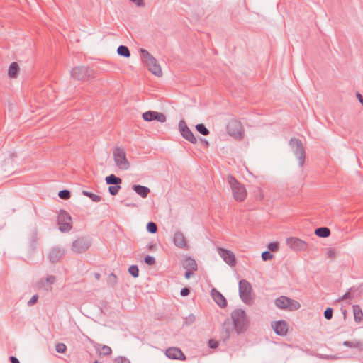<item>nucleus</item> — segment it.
Masks as SVG:
<instances>
[{
  "label": "nucleus",
  "instance_id": "nucleus-35",
  "mask_svg": "<svg viewBox=\"0 0 363 363\" xmlns=\"http://www.w3.org/2000/svg\"><path fill=\"white\" fill-rule=\"evenodd\" d=\"M99 347H101L100 355L108 356L111 354L112 350L109 346L98 345Z\"/></svg>",
  "mask_w": 363,
  "mask_h": 363
},
{
  "label": "nucleus",
  "instance_id": "nucleus-42",
  "mask_svg": "<svg viewBox=\"0 0 363 363\" xmlns=\"http://www.w3.org/2000/svg\"><path fill=\"white\" fill-rule=\"evenodd\" d=\"M144 262L147 265L152 266L155 264L156 261H155V258L154 257L150 256V255H147L144 258Z\"/></svg>",
  "mask_w": 363,
  "mask_h": 363
},
{
  "label": "nucleus",
  "instance_id": "nucleus-23",
  "mask_svg": "<svg viewBox=\"0 0 363 363\" xmlns=\"http://www.w3.org/2000/svg\"><path fill=\"white\" fill-rule=\"evenodd\" d=\"M183 267L184 268L191 271H196L198 269L196 260L191 257H188L184 259Z\"/></svg>",
  "mask_w": 363,
  "mask_h": 363
},
{
  "label": "nucleus",
  "instance_id": "nucleus-36",
  "mask_svg": "<svg viewBox=\"0 0 363 363\" xmlns=\"http://www.w3.org/2000/svg\"><path fill=\"white\" fill-rule=\"evenodd\" d=\"M140 52L142 60L144 63L146 62V60H149L151 57H153L147 50L144 48H140Z\"/></svg>",
  "mask_w": 363,
  "mask_h": 363
},
{
  "label": "nucleus",
  "instance_id": "nucleus-45",
  "mask_svg": "<svg viewBox=\"0 0 363 363\" xmlns=\"http://www.w3.org/2000/svg\"><path fill=\"white\" fill-rule=\"evenodd\" d=\"M333 310L332 308H327L324 311V317L327 320H330L333 318Z\"/></svg>",
  "mask_w": 363,
  "mask_h": 363
},
{
  "label": "nucleus",
  "instance_id": "nucleus-57",
  "mask_svg": "<svg viewBox=\"0 0 363 363\" xmlns=\"http://www.w3.org/2000/svg\"><path fill=\"white\" fill-rule=\"evenodd\" d=\"M155 247H156V245L155 244L150 243V244L147 245V248L150 251L155 250Z\"/></svg>",
  "mask_w": 363,
  "mask_h": 363
},
{
  "label": "nucleus",
  "instance_id": "nucleus-38",
  "mask_svg": "<svg viewBox=\"0 0 363 363\" xmlns=\"http://www.w3.org/2000/svg\"><path fill=\"white\" fill-rule=\"evenodd\" d=\"M146 229L150 233H155L157 231V225L154 222L150 221L147 223Z\"/></svg>",
  "mask_w": 363,
  "mask_h": 363
},
{
  "label": "nucleus",
  "instance_id": "nucleus-21",
  "mask_svg": "<svg viewBox=\"0 0 363 363\" xmlns=\"http://www.w3.org/2000/svg\"><path fill=\"white\" fill-rule=\"evenodd\" d=\"M211 295L215 302L221 308H224L227 306V301L223 294L217 291L216 289H213L211 291Z\"/></svg>",
  "mask_w": 363,
  "mask_h": 363
},
{
  "label": "nucleus",
  "instance_id": "nucleus-41",
  "mask_svg": "<svg viewBox=\"0 0 363 363\" xmlns=\"http://www.w3.org/2000/svg\"><path fill=\"white\" fill-rule=\"evenodd\" d=\"M36 247H37V239H36V237L35 236H32L30 240V244H29V247H30V250L33 252L35 249H36Z\"/></svg>",
  "mask_w": 363,
  "mask_h": 363
},
{
  "label": "nucleus",
  "instance_id": "nucleus-7",
  "mask_svg": "<svg viewBox=\"0 0 363 363\" xmlns=\"http://www.w3.org/2000/svg\"><path fill=\"white\" fill-rule=\"evenodd\" d=\"M91 245V240L88 237H79L72 242L71 249L76 254L85 252Z\"/></svg>",
  "mask_w": 363,
  "mask_h": 363
},
{
  "label": "nucleus",
  "instance_id": "nucleus-1",
  "mask_svg": "<svg viewBox=\"0 0 363 363\" xmlns=\"http://www.w3.org/2000/svg\"><path fill=\"white\" fill-rule=\"evenodd\" d=\"M231 323L234 325L235 330L238 335L244 333L248 328L249 320L246 313L241 308H237L232 311Z\"/></svg>",
  "mask_w": 363,
  "mask_h": 363
},
{
  "label": "nucleus",
  "instance_id": "nucleus-4",
  "mask_svg": "<svg viewBox=\"0 0 363 363\" xmlns=\"http://www.w3.org/2000/svg\"><path fill=\"white\" fill-rule=\"evenodd\" d=\"M113 155L116 167L121 170H127L130 168V162L126 157L125 150L121 147H115Z\"/></svg>",
  "mask_w": 363,
  "mask_h": 363
},
{
  "label": "nucleus",
  "instance_id": "nucleus-43",
  "mask_svg": "<svg viewBox=\"0 0 363 363\" xmlns=\"http://www.w3.org/2000/svg\"><path fill=\"white\" fill-rule=\"evenodd\" d=\"M274 255L268 250L262 253V259L263 261H268L273 258Z\"/></svg>",
  "mask_w": 363,
  "mask_h": 363
},
{
  "label": "nucleus",
  "instance_id": "nucleus-59",
  "mask_svg": "<svg viewBox=\"0 0 363 363\" xmlns=\"http://www.w3.org/2000/svg\"><path fill=\"white\" fill-rule=\"evenodd\" d=\"M94 277H95V279H96V280H99V279H100V278H101V274H100L99 273H97V272H96V273H95V274H94Z\"/></svg>",
  "mask_w": 363,
  "mask_h": 363
},
{
  "label": "nucleus",
  "instance_id": "nucleus-16",
  "mask_svg": "<svg viewBox=\"0 0 363 363\" xmlns=\"http://www.w3.org/2000/svg\"><path fill=\"white\" fill-rule=\"evenodd\" d=\"M145 65L147 66L148 70L154 75L157 77H161L162 75L161 67L154 57H151L150 59L146 60Z\"/></svg>",
  "mask_w": 363,
  "mask_h": 363
},
{
  "label": "nucleus",
  "instance_id": "nucleus-9",
  "mask_svg": "<svg viewBox=\"0 0 363 363\" xmlns=\"http://www.w3.org/2000/svg\"><path fill=\"white\" fill-rule=\"evenodd\" d=\"M252 286L251 284L245 279H241L239 281V295L241 300L249 303L252 300Z\"/></svg>",
  "mask_w": 363,
  "mask_h": 363
},
{
  "label": "nucleus",
  "instance_id": "nucleus-22",
  "mask_svg": "<svg viewBox=\"0 0 363 363\" xmlns=\"http://www.w3.org/2000/svg\"><path fill=\"white\" fill-rule=\"evenodd\" d=\"M132 189L142 198H147L148 194L150 192V190L148 187L141 186L140 184H134L132 186Z\"/></svg>",
  "mask_w": 363,
  "mask_h": 363
},
{
  "label": "nucleus",
  "instance_id": "nucleus-60",
  "mask_svg": "<svg viewBox=\"0 0 363 363\" xmlns=\"http://www.w3.org/2000/svg\"><path fill=\"white\" fill-rule=\"evenodd\" d=\"M343 314H344V315H345V316H346V310H345V311H343Z\"/></svg>",
  "mask_w": 363,
  "mask_h": 363
},
{
  "label": "nucleus",
  "instance_id": "nucleus-34",
  "mask_svg": "<svg viewBox=\"0 0 363 363\" xmlns=\"http://www.w3.org/2000/svg\"><path fill=\"white\" fill-rule=\"evenodd\" d=\"M196 130L203 135H208L210 133L209 130L203 123H199L196 125Z\"/></svg>",
  "mask_w": 363,
  "mask_h": 363
},
{
  "label": "nucleus",
  "instance_id": "nucleus-47",
  "mask_svg": "<svg viewBox=\"0 0 363 363\" xmlns=\"http://www.w3.org/2000/svg\"><path fill=\"white\" fill-rule=\"evenodd\" d=\"M115 363H130V360L122 356L117 357L114 359Z\"/></svg>",
  "mask_w": 363,
  "mask_h": 363
},
{
  "label": "nucleus",
  "instance_id": "nucleus-33",
  "mask_svg": "<svg viewBox=\"0 0 363 363\" xmlns=\"http://www.w3.org/2000/svg\"><path fill=\"white\" fill-rule=\"evenodd\" d=\"M82 194L84 196H86L89 197L94 202H99L102 199V198L100 196L96 195V194H95L94 193L89 192V191H86V190H83L82 191Z\"/></svg>",
  "mask_w": 363,
  "mask_h": 363
},
{
  "label": "nucleus",
  "instance_id": "nucleus-56",
  "mask_svg": "<svg viewBox=\"0 0 363 363\" xmlns=\"http://www.w3.org/2000/svg\"><path fill=\"white\" fill-rule=\"evenodd\" d=\"M356 96L357 98L358 99L359 101L362 104V105L363 106V96H362L361 94L359 93H357L356 94Z\"/></svg>",
  "mask_w": 363,
  "mask_h": 363
},
{
  "label": "nucleus",
  "instance_id": "nucleus-58",
  "mask_svg": "<svg viewBox=\"0 0 363 363\" xmlns=\"http://www.w3.org/2000/svg\"><path fill=\"white\" fill-rule=\"evenodd\" d=\"M200 140L202 143H203L206 147H208L209 145V143L208 142V140H206V139L204 138H200Z\"/></svg>",
  "mask_w": 363,
  "mask_h": 363
},
{
  "label": "nucleus",
  "instance_id": "nucleus-24",
  "mask_svg": "<svg viewBox=\"0 0 363 363\" xmlns=\"http://www.w3.org/2000/svg\"><path fill=\"white\" fill-rule=\"evenodd\" d=\"M19 66L17 62H13L9 67L8 76L10 78H16L19 72Z\"/></svg>",
  "mask_w": 363,
  "mask_h": 363
},
{
  "label": "nucleus",
  "instance_id": "nucleus-29",
  "mask_svg": "<svg viewBox=\"0 0 363 363\" xmlns=\"http://www.w3.org/2000/svg\"><path fill=\"white\" fill-rule=\"evenodd\" d=\"M342 345L348 347L357 348L359 350H363V342L359 340L354 341H344Z\"/></svg>",
  "mask_w": 363,
  "mask_h": 363
},
{
  "label": "nucleus",
  "instance_id": "nucleus-2",
  "mask_svg": "<svg viewBox=\"0 0 363 363\" xmlns=\"http://www.w3.org/2000/svg\"><path fill=\"white\" fill-rule=\"evenodd\" d=\"M227 181L231 188L234 199L240 202L244 201L247 196L244 186L230 174L228 175Z\"/></svg>",
  "mask_w": 363,
  "mask_h": 363
},
{
  "label": "nucleus",
  "instance_id": "nucleus-55",
  "mask_svg": "<svg viewBox=\"0 0 363 363\" xmlns=\"http://www.w3.org/2000/svg\"><path fill=\"white\" fill-rule=\"evenodd\" d=\"M10 363H20L19 360L14 356L9 357Z\"/></svg>",
  "mask_w": 363,
  "mask_h": 363
},
{
  "label": "nucleus",
  "instance_id": "nucleus-52",
  "mask_svg": "<svg viewBox=\"0 0 363 363\" xmlns=\"http://www.w3.org/2000/svg\"><path fill=\"white\" fill-rule=\"evenodd\" d=\"M131 2L135 4L138 6H145V4L144 0H130Z\"/></svg>",
  "mask_w": 363,
  "mask_h": 363
},
{
  "label": "nucleus",
  "instance_id": "nucleus-51",
  "mask_svg": "<svg viewBox=\"0 0 363 363\" xmlns=\"http://www.w3.org/2000/svg\"><path fill=\"white\" fill-rule=\"evenodd\" d=\"M191 289L189 287H184L180 291V294L182 296H186L190 294Z\"/></svg>",
  "mask_w": 363,
  "mask_h": 363
},
{
  "label": "nucleus",
  "instance_id": "nucleus-6",
  "mask_svg": "<svg viewBox=\"0 0 363 363\" xmlns=\"http://www.w3.org/2000/svg\"><path fill=\"white\" fill-rule=\"evenodd\" d=\"M289 144L293 149L294 154L298 160L300 167H302L304 164L306 158V152L302 142L298 138H291Z\"/></svg>",
  "mask_w": 363,
  "mask_h": 363
},
{
  "label": "nucleus",
  "instance_id": "nucleus-31",
  "mask_svg": "<svg viewBox=\"0 0 363 363\" xmlns=\"http://www.w3.org/2000/svg\"><path fill=\"white\" fill-rule=\"evenodd\" d=\"M117 53L118 55L129 57L130 56V52L128 48L125 45H120L117 48Z\"/></svg>",
  "mask_w": 363,
  "mask_h": 363
},
{
  "label": "nucleus",
  "instance_id": "nucleus-30",
  "mask_svg": "<svg viewBox=\"0 0 363 363\" xmlns=\"http://www.w3.org/2000/svg\"><path fill=\"white\" fill-rule=\"evenodd\" d=\"M118 283L117 276L113 273H111L107 278V285L108 287L114 289Z\"/></svg>",
  "mask_w": 363,
  "mask_h": 363
},
{
  "label": "nucleus",
  "instance_id": "nucleus-53",
  "mask_svg": "<svg viewBox=\"0 0 363 363\" xmlns=\"http://www.w3.org/2000/svg\"><path fill=\"white\" fill-rule=\"evenodd\" d=\"M327 255H328V257H330V258H332V259L335 258V255H336V254H335V250L334 249H331V248H330V249L328 251V252H327Z\"/></svg>",
  "mask_w": 363,
  "mask_h": 363
},
{
  "label": "nucleus",
  "instance_id": "nucleus-10",
  "mask_svg": "<svg viewBox=\"0 0 363 363\" xmlns=\"http://www.w3.org/2000/svg\"><path fill=\"white\" fill-rule=\"evenodd\" d=\"M228 133L235 139H242L243 128L241 123L237 120H231L227 125Z\"/></svg>",
  "mask_w": 363,
  "mask_h": 363
},
{
  "label": "nucleus",
  "instance_id": "nucleus-54",
  "mask_svg": "<svg viewBox=\"0 0 363 363\" xmlns=\"http://www.w3.org/2000/svg\"><path fill=\"white\" fill-rule=\"evenodd\" d=\"M194 271H191V270H189V269H187L185 272V274H184V277L186 279H189L191 276L194 275V273H193Z\"/></svg>",
  "mask_w": 363,
  "mask_h": 363
},
{
  "label": "nucleus",
  "instance_id": "nucleus-27",
  "mask_svg": "<svg viewBox=\"0 0 363 363\" xmlns=\"http://www.w3.org/2000/svg\"><path fill=\"white\" fill-rule=\"evenodd\" d=\"M315 234L320 238H328L330 235V230L328 227H320L315 230Z\"/></svg>",
  "mask_w": 363,
  "mask_h": 363
},
{
  "label": "nucleus",
  "instance_id": "nucleus-18",
  "mask_svg": "<svg viewBox=\"0 0 363 363\" xmlns=\"http://www.w3.org/2000/svg\"><path fill=\"white\" fill-rule=\"evenodd\" d=\"M166 356L171 359L186 360V357L181 349L175 347L166 350Z\"/></svg>",
  "mask_w": 363,
  "mask_h": 363
},
{
  "label": "nucleus",
  "instance_id": "nucleus-46",
  "mask_svg": "<svg viewBox=\"0 0 363 363\" xmlns=\"http://www.w3.org/2000/svg\"><path fill=\"white\" fill-rule=\"evenodd\" d=\"M267 247L269 250L272 252H276L279 250V243L275 242H269L267 245Z\"/></svg>",
  "mask_w": 363,
  "mask_h": 363
},
{
  "label": "nucleus",
  "instance_id": "nucleus-44",
  "mask_svg": "<svg viewBox=\"0 0 363 363\" xmlns=\"http://www.w3.org/2000/svg\"><path fill=\"white\" fill-rule=\"evenodd\" d=\"M55 349L58 353H65L67 350V346L64 343H57L55 346Z\"/></svg>",
  "mask_w": 363,
  "mask_h": 363
},
{
  "label": "nucleus",
  "instance_id": "nucleus-49",
  "mask_svg": "<svg viewBox=\"0 0 363 363\" xmlns=\"http://www.w3.org/2000/svg\"><path fill=\"white\" fill-rule=\"evenodd\" d=\"M208 345L211 349H216L218 347V342L213 339H211L208 340Z\"/></svg>",
  "mask_w": 363,
  "mask_h": 363
},
{
  "label": "nucleus",
  "instance_id": "nucleus-37",
  "mask_svg": "<svg viewBox=\"0 0 363 363\" xmlns=\"http://www.w3.org/2000/svg\"><path fill=\"white\" fill-rule=\"evenodd\" d=\"M58 196L64 200H67L71 197V192L69 190L63 189L58 192Z\"/></svg>",
  "mask_w": 363,
  "mask_h": 363
},
{
  "label": "nucleus",
  "instance_id": "nucleus-50",
  "mask_svg": "<svg viewBox=\"0 0 363 363\" xmlns=\"http://www.w3.org/2000/svg\"><path fill=\"white\" fill-rule=\"evenodd\" d=\"M196 320V318L193 314L189 315L188 317L186 318L185 323L186 325H191L194 323Z\"/></svg>",
  "mask_w": 363,
  "mask_h": 363
},
{
  "label": "nucleus",
  "instance_id": "nucleus-11",
  "mask_svg": "<svg viewBox=\"0 0 363 363\" xmlns=\"http://www.w3.org/2000/svg\"><path fill=\"white\" fill-rule=\"evenodd\" d=\"M179 128L181 135L184 138L190 142L192 144H196L197 143V140L194 136L192 131L189 129V128L186 124V122L184 120H181L179 123Z\"/></svg>",
  "mask_w": 363,
  "mask_h": 363
},
{
  "label": "nucleus",
  "instance_id": "nucleus-40",
  "mask_svg": "<svg viewBox=\"0 0 363 363\" xmlns=\"http://www.w3.org/2000/svg\"><path fill=\"white\" fill-rule=\"evenodd\" d=\"M121 188V186L120 184L110 186L108 187V192L111 196H115L118 193Z\"/></svg>",
  "mask_w": 363,
  "mask_h": 363
},
{
  "label": "nucleus",
  "instance_id": "nucleus-17",
  "mask_svg": "<svg viewBox=\"0 0 363 363\" xmlns=\"http://www.w3.org/2000/svg\"><path fill=\"white\" fill-rule=\"evenodd\" d=\"M174 245L180 249H188L187 240L184 233L180 230H177L173 236Z\"/></svg>",
  "mask_w": 363,
  "mask_h": 363
},
{
  "label": "nucleus",
  "instance_id": "nucleus-32",
  "mask_svg": "<svg viewBox=\"0 0 363 363\" xmlns=\"http://www.w3.org/2000/svg\"><path fill=\"white\" fill-rule=\"evenodd\" d=\"M357 291V289L354 287L350 288L348 291H347L342 297L339 298L338 301L351 299L354 297V292Z\"/></svg>",
  "mask_w": 363,
  "mask_h": 363
},
{
  "label": "nucleus",
  "instance_id": "nucleus-25",
  "mask_svg": "<svg viewBox=\"0 0 363 363\" xmlns=\"http://www.w3.org/2000/svg\"><path fill=\"white\" fill-rule=\"evenodd\" d=\"M56 281V278L53 275H50L47 277L45 279H42L38 282V286L39 287H43L45 289L48 290L45 284L50 286L51 284H53Z\"/></svg>",
  "mask_w": 363,
  "mask_h": 363
},
{
  "label": "nucleus",
  "instance_id": "nucleus-8",
  "mask_svg": "<svg viewBox=\"0 0 363 363\" xmlns=\"http://www.w3.org/2000/svg\"><path fill=\"white\" fill-rule=\"evenodd\" d=\"M57 223L61 232H69L72 228L71 216L66 211L60 210L57 218Z\"/></svg>",
  "mask_w": 363,
  "mask_h": 363
},
{
  "label": "nucleus",
  "instance_id": "nucleus-19",
  "mask_svg": "<svg viewBox=\"0 0 363 363\" xmlns=\"http://www.w3.org/2000/svg\"><path fill=\"white\" fill-rule=\"evenodd\" d=\"M272 328H273L274 333L280 336H284L287 334L288 332V325L286 321L284 320H278L272 322Z\"/></svg>",
  "mask_w": 363,
  "mask_h": 363
},
{
  "label": "nucleus",
  "instance_id": "nucleus-3",
  "mask_svg": "<svg viewBox=\"0 0 363 363\" xmlns=\"http://www.w3.org/2000/svg\"><path fill=\"white\" fill-rule=\"evenodd\" d=\"M72 78L78 81H87L94 78V71L89 67L78 66L74 67L70 72Z\"/></svg>",
  "mask_w": 363,
  "mask_h": 363
},
{
  "label": "nucleus",
  "instance_id": "nucleus-5",
  "mask_svg": "<svg viewBox=\"0 0 363 363\" xmlns=\"http://www.w3.org/2000/svg\"><path fill=\"white\" fill-rule=\"evenodd\" d=\"M277 307L289 311H296L300 308V303L294 299L285 296H281L274 301Z\"/></svg>",
  "mask_w": 363,
  "mask_h": 363
},
{
  "label": "nucleus",
  "instance_id": "nucleus-12",
  "mask_svg": "<svg viewBox=\"0 0 363 363\" xmlns=\"http://www.w3.org/2000/svg\"><path fill=\"white\" fill-rule=\"evenodd\" d=\"M217 251L218 255L223 258L226 264L230 267L235 266L237 261L235 256L232 251L223 247H218Z\"/></svg>",
  "mask_w": 363,
  "mask_h": 363
},
{
  "label": "nucleus",
  "instance_id": "nucleus-61",
  "mask_svg": "<svg viewBox=\"0 0 363 363\" xmlns=\"http://www.w3.org/2000/svg\"><path fill=\"white\" fill-rule=\"evenodd\" d=\"M127 206H132V204H126Z\"/></svg>",
  "mask_w": 363,
  "mask_h": 363
},
{
  "label": "nucleus",
  "instance_id": "nucleus-20",
  "mask_svg": "<svg viewBox=\"0 0 363 363\" xmlns=\"http://www.w3.org/2000/svg\"><path fill=\"white\" fill-rule=\"evenodd\" d=\"M64 250L59 247H52L48 254V259L52 263H56L63 257Z\"/></svg>",
  "mask_w": 363,
  "mask_h": 363
},
{
  "label": "nucleus",
  "instance_id": "nucleus-48",
  "mask_svg": "<svg viewBox=\"0 0 363 363\" xmlns=\"http://www.w3.org/2000/svg\"><path fill=\"white\" fill-rule=\"evenodd\" d=\"M38 295L35 294L32 296V298L28 301L27 304L28 306H33L34 304H35L38 300Z\"/></svg>",
  "mask_w": 363,
  "mask_h": 363
},
{
  "label": "nucleus",
  "instance_id": "nucleus-14",
  "mask_svg": "<svg viewBox=\"0 0 363 363\" xmlns=\"http://www.w3.org/2000/svg\"><path fill=\"white\" fill-rule=\"evenodd\" d=\"M142 118L145 121H157L160 123H164L166 121V116L164 113L154 111H147L143 113Z\"/></svg>",
  "mask_w": 363,
  "mask_h": 363
},
{
  "label": "nucleus",
  "instance_id": "nucleus-26",
  "mask_svg": "<svg viewBox=\"0 0 363 363\" xmlns=\"http://www.w3.org/2000/svg\"><path fill=\"white\" fill-rule=\"evenodd\" d=\"M353 313L354 321L357 323L363 320V311L359 305H354Z\"/></svg>",
  "mask_w": 363,
  "mask_h": 363
},
{
  "label": "nucleus",
  "instance_id": "nucleus-15",
  "mask_svg": "<svg viewBox=\"0 0 363 363\" xmlns=\"http://www.w3.org/2000/svg\"><path fill=\"white\" fill-rule=\"evenodd\" d=\"M234 330L235 328L231 323V320L229 318H227L223 324V329L220 335V338L223 342H226L229 340L231 333Z\"/></svg>",
  "mask_w": 363,
  "mask_h": 363
},
{
  "label": "nucleus",
  "instance_id": "nucleus-28",
  "mask_svg": "<svg viewBox=\"0 0 363 363\" xmlns=\"http://www.w3.org/2000/svg\"><path fill=\"white\" fill-rule=\"evenodd\" d=\"M106 183L108 185H118L122 183V179L115 174H110L105 178Z\"/></svg>",
  "mask_w": 363,
  "mask_h": 363
},
{
  "label": "nucleus",
  "instance_id": "nucleus-39",
  "mask_svg": "<svg viewBox=\"0 0 363 363\" xmlns=\"http://www.w3.org/2000/svg\"><path fill=\"white\" fill-rule=\"evenodd\" d=\"M128 272L134 277L137 278L139 276V269L137 265H131L128 268Z\"/></svg>",
  "mask_w": 363,
  "mask_h": 363
},
{
  "label": "nucleus",
  "instance_id": "nucleus-13",
  "mask_svg": "<svg viewBox=\"0 0 363 363\" xmlns=\"http://www.w3.org/2000/svg\"><path fill=\"white\" fill-rule=\"evenodd\" d=\"M287 245L296 251H305L308 249V243L305 241L294 237L286 239Z\"/></svg>",
  "mask_w": 363,
  "mask_h": 363
}]
</instances>
